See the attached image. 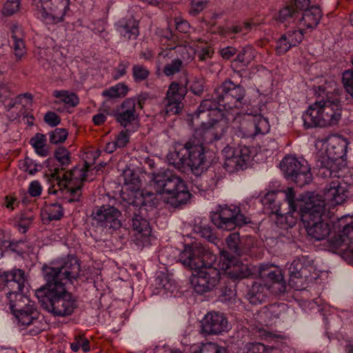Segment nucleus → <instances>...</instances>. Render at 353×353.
<instances>
[{"mask_svg": "<svg viewBox=\"0 0 353 353\" xmlns=\"http://www.w3.org/2000/svg\"><path fill=\"white\" fill-rule=\"evenodd\" d=\"M216 255L201 244L187 245L179 254L185 267L197 271L191 279L194 291L200 294L213 290L220 281V271L213 266Z\"/></svg>", "mask_w": 353, "mask_h": 353, "instance_id": "obj_2", "label": "nucleus"}, {"mask_svg": "<svg viewBox=\"0 0 353 353\" xmlns=\"http://www.w3.org/2000/svg\"><path fill=\"white\" fill-rule=\"evenodd\" d=\"M50 142L52 144L61 143L65 141L68 133L65 128H56L49 134Z\"/></svg>", "mask_w": 353, "mask_h": 353, "instance_id": "obj_48", "label": "nucleus"}, {"mask_svg": "<svg viewBox=\"0 0 353 353\" xmlns=\"http://www.w3.org/2000/svg\"><path fill=\"white\" fill-rule=\"evenodd\" d=\"M322 16V11L319 6H311L301 12L298 25L314 29L319 23Z\"/></svg>", "mask_w": 353, "mask_h": 353, "instance_id": "obj_27", "label": "nucleus"}, {"mask_svg": "<svg viewBox=\"0 0 353 353\" xmlns=\"http://www.w3.org/2000/svg\"><path fill=\"white\" fill-rule=\"evenodd\" d=\"M316 92L319 99L310 105L303 115L305 128H324L337 124L341 117L339 100L330 97L331 92L323 85L319 86Z\"/></svg>", "mask_w": 353, "mask_h": 353, "instance_id": "obj_4", "label": "nucleus"}, {"mask_svg": "<svg viewBox=\"0 0 353 353\" xmlns=\"http://www.w3.org/2000/svg\"><path fill=\"white\" fill-rule=\"evenodd\" d=\"M236 295L235 290L233 286H225L221 288V293L219 296L222 302L231 301Z\"/></svg>", "mask_w": 353, "mask_h": 353, "instance_id": "obj_57", "label": "nucleus"}, {"mask_svg": "<svg viewBox=\"0 0 353 353\" xmlns=\"http://www.w3.org/2000/svg\"><path fill=\"white\" fill-rule=\"evenodd\" d=\"M43 213L47 215L49 221H57L63 216V210L59 203H54L46 205L43 208Z\"/></svg>", "mask_w": 353, "mask_h": 353, "instance_id": "obj_42", "label": "nucleus"}, {"mask_svg": "<svg viewBox=\"0 0 353 353\" xmlns=\"http://www.w3.org/2000/svg\"><path fill=\"white\" fill-rule=\"evenodd\" d=\"M33 219L34 215L30 212L22 213L20 215L18 222V226L19 228L23 229V233H25L28 230Z\"/></svg>", "mask_w": 353, "mask_h": 353, "instance_id": "obj_53", "label": "nucleus"}, {"mask_svg": "<svg viewBox=\"0 0 353 353\" xmlns=\"http://www.w3.org/2000/svg\"><path fill=\"white\" fill-rule=\"evenodd\" d=\"M246 91L241 84H235L230 79L224 81L214 92V97L223 110L243 108V100Z\"/></svg>", "mask_w": 353, "mask_h": 353, "instance_id": "obj_11", "label": "nucleus"}, {"mask_svg": "<svg viewBox=\"0 0 353 353\" xmlns=\"http://www.w3.org/2000/svg\"><path fill=\"white\" fill-rule=\"evenodd\" d=\"M54 158L58 161L61 168V173L71 163L70 152L63 146L58 147L54 152Z\"/></svg>", "mask_w": 353, "mask_h": 353, "instance_id": "obj_41", "label": "nucleus"}, {"mask_svg": "<svg viewBox=\"0 0 353 353\" xmlns=\"http://www.w3.org/2000/svg\"><path fill=\"white\" fill-rule=\"evenodd\" d=\"M249 149L247 147L241 148L239 150L232 152L231 157H227L224 165L225 168L231 167L234 169L238 170L243 168L246 165V163L250 159Z\"/></svg>", "mask_w": 353, "mask_h": 353, "instance_id": "obj_32", "label": "nucleus"}, {"mask_svg": "<svg viewBox=\"0 0 353 353\" xmlns=\"http://www.w3.org/2000/svg\"><path fill=\"white\" fill-rule=\"evenodd\" d=\"M10 309L21 325L28 326L37 320L38 312L34 303L25 295L23 290L19 292H6Z\"/></svg>", "mask_w": 353, "mask_h": 353, "instance_id": "obj_12", "label": "nucleus"}, {"mask_svg": "<svg viewBox=\"0 0 353 353\" xmlns=\"http://www.w3.org/2000/svg\"><path fill=\"white\" fill-rule=\"evenodd\" d=\"M288 3L301 12L309 7L310 0H290Z\"/></svg>", "mask_w": 353, "mask_h": 353, "instance_id": "obj_60", "label": "nucleus"}, {"mask_svg": "<svg viewBox=\"0 0 353 353\" xmlns=\"http://www.w3.org/2000/svg\"><path fill=\"white\" fill-rule=\"evenodd\" d=\"M183 61L180 59H175L164 66L163 72L166 77L173 76L181 71Z\"/></svg>", "mask_w": 353, "mask_h": 353, "instance_id": "obj_46", "label": "nucleus"}, {"mask_svg": "<svg viewBox=\"0 0 353 353\" xmlns=\"http://www.w3.org/2000/svg\"><path fill=\"white\" fill-rule=\"evenodd\" d=\"M281 167L286 178L294 181L298 186L303 187L312 180L310 167L304 159L285 157L281 163Z\"/></svg>", "mask_w": 353, "mask_h": 353, "instance_id": "obj_14", "label": "nucleus"}, {"mask_svg": "<svg viewBox=\"0 0 353 353\" xmlns=\"http://www.w3.org/2000/svg\"><path fill=\"white\" fill-rule=\"evenodd\" d=\"M117 30L127 39H135L139 34L138 22L132 18L128 19L124 22H120Z\"/></svg>", "mask_w": 353, "mask_h": 353, "instance_id": "obj_37", "label": "nucleus"}, {"mask_svg": "<svg viewBox=\"0 0 353 353\" xmlns=\"http://www.w3.org/2000/svg\"><path fill=\"white\" fill-rule=\"evenodd\" d=\"M221 268L224 274L230 279L236 281L248 278L252 274L251 269L248 265L240 262L227 251H221Z\"/></svg>", "mask_w": 353, "mask_h": 353, "instance_id": "obj_19", "label": "nucleus"}, {"mask_svg": "<svg viewBox=\"0 0 353 353\" xmlns=\"http://www.w3.org/2000/svg\"><path fill=\"white\" fill-rule=\"evenodd\" d=\"M20 4V0H7L1 11L3 15L8 17L15 14L19 11Z\"/></svg>", "mask_w": 353, "mask_h": 353, "instance_id": "obj_49", "label": "nucleus"}, {"mask_svg": "<svg viewBox=\"0 0 353 353\" xmlns=\"http://www.w3.org/2000/svg\"><path fill=\"white\" fill-rule=\"evenodd\" d=\"M194 230L201 237L206 239L210 242H213L216 239V236L212 233L211 227L208 225L201 223L200 224L196 225Z\"/></svg>", "mask_w": 353, "mask_h": 353, "instance_id": "obj_47", "label": "nucleus"}, {"mask_svg": "<svg viewBox=\"0 0 353 353\" xmlns=\"http://www.w3.org/2000/svg\"><path fill=\"white\" fill-rule=\"evenodd\" d=\"M40 17L46 24H57L63 21L70 0H39Z\"/></svg>", "mask_w": 353, "mask_h": 353, "instance_id": "obj_18", "label": "nucleus"}, {"mask_svg": "<svg viewBox=\"0 0 353 353\" xmlns=\"http://www.w3.org/2000/svg\"><path fill=\"white\" fill-rule=\"evenodd\" d=\"M181 101H175L174 100H166L165 108V113L170 114H177L181 109Z\"/></svg>", "mask_w": 353, "mask_h": 353, "instance_id": "obj_54", "label": "nucleus"}, {"mask_svg": "<svg viewBox=\"0 0 353 353\" xmlns=\"http://www.w3.org/2000/svg\"><path fill=\"white\" fill-rule=\"evenodd\" d=\"M325 204L323 200L319 199L318 196H314L312 199V203L306 204V206L301 208V221L306 229L307 235L315 241H322L325 239L330 234H333L327 241L329 250L333 252L338 253L341 255L349 263H353L350 259L345 256L343 251L340 248H334L332 247L331 241L334 239L339 236L346 239V236H343V232L336 228V223L344 216H350V215H344L332 222V230L327 222L322 219V216L325 212ZM353 216V215H352Z\"/></svg>", "mask_w": 353, "mask_h": 353, "instance_id": "obj_3", "label": "nucleus"}, {"mask_svg": "<svg viewBox=\"0 0 353 353\" xmlns=\"http://www.w3.org/2000/svg\"><path fill=\"white\" fill-rule=\"evenodd\" d=\"M223 134V128L216 119L201 121V127L188 141L176 144L174 150L168 154V163L182 172L190 170L194 175L200 176L206 169L203 145L219 140Z\"/></svg>", "mask_w": 353, "mask_h": 353, "instance_id": "obj_1", "label": "nucleus"}, {"mask_svg": "<svg viewBox=\"0 0 353 353\" xmlns=\"http://www.w3.org/2000/svg\"><path fill=\"white\" fill-rule=\"evenodd\" d=\"M0 282L3 283L8 292H21L26 282L25 272L21 269H13L10 271H0Z\"/></svg>", "mask_w": 353, "mask_h": 353, "instance_id": "obj_23", "label": "nucleus"}, {"mask_svg": "<svg viewBox=\"0 0 353 353\" xmlns=\"http://www.w3.org/2000/svg\"><path fill=\"white\" fill-rule=\"evenodd\" d=\"M190 90L194 94L201 95L204 90L203 81L202 80L195 79L190 85Z\"/></svg>", "mask_w": 353, "mask_h": 353, "instance_id": "obj_62", "label": "nucleus"}, {"mask_svg": "<svg viewBox=\"0 0 353 353\" xmlns=\"http://www.w3.org/2000/svg\"><path fill=\"white\" fill-rule=\"evenodd\" d=\"M212 97L213 100L209 99L201 101L196 111L192 114V121L205 119L218 111L223 110L222 106H219L218 101L214 99V95Z\"/></svg>", "mask_w": 353, "mask_h": 353, "instance_id": "obj_29", "label": "nucleus"}, {"mask_svg": "<svg viewBox=\"0 0 353 353\" xmlns=\"http://www.w3.org/2000/svg\"><path fill=\"white\" fill-rule=\"evenodd\" d=\"M285 310V304L273 303L263 307L260 312V314L265 319V323L268 324L279 319Z\"/></svg>", "mask_w": 353, "mask_h": 353, "instance_id": "obj_36", "label": "nucleus"}, {"mask_svg": "<svg viewBox=\"0 0 353 353\" xmlns=\"http://www.w3.org/2000/svg\"><path fill=\"white\" fill-rule=\"evenodd\" d=\"M89 343L88 339L79 335L75 337V341L70 344V347L74 352H77L81 347L83 352H86L90 350Z\"/></svg>", "mask_w": 353, "mask_h": 353, "instance_id": "obj_52", "label": "nucleus"}, {"mask_svg": "<svg viewBox=\"0 0 353 353\" xmlns=\"http://www.w3.org/2000/svg\"><path fill=\"white\" fill-rule=\"evenodd\" d=\"M11 38L13 41L12 47L17 59L21 58L26 53L23 39V33L19 26L14 25L11 28Z\"/></svg>", "mask_w": 353, "mask_h": 353, "instance_id": "obj_34", "label": "nucleus"}, {"mask_svg": "<svg viewBox=\"0 0 353 353\" xmlns=\"http://www.w3.org/2000/svg\"><path fill=\"white\" fill-rule=\"evenodd\" d=\"M46 135L37 133L30 141V143L34 148L36 152L41 156L46 157L49 154V150L46 147Z\"/></svg>", "mask_w": 353, "mask_h": 353, "instance_id": "obj_40", "label": "nucleus"}, {"mask_svg": "<svg viewBox=\"0 0 353 353\" xmlns=\"http://www.w3.org/2000/svg\"><path fill=\"white\" fill-rule=\"evenodd\" d=\"M214 54V50L211 47H205L202 48L198 53V58L200 61H204L208 59H210Z\"/></svg>", "mask_w": 353, "mask_h": 353, "instance_id": "obj_64", "label": "nucleus"}, {"mask_svg": "<svg viewBox=\"0 0 353 353\" xmlns=\"http://www.w3.org/2000/svg\"><path fill=\"white\" fill-rule=\"evenodd\" d=\"M347 141L341 136L328 139L325 152L316 157L318 175L322 178L339 177V172L347 165Z\"/></svg>", "mask_w": 353, "mask_h": 353, "instance_id": "obj_6", "label": "nucleus"}, {"mask_svg": "<svg viewBox=\"0 0 353 353\" xmlns=\"http://www.w3.org/2000/svg\"><path fill=\"white\" fill-rule=\"evenodd\" d=\"M90 167V164L85 162L83 166H75L63 174L59 168H55L50 174L49 181L53 186L56 184L59 190H65L70 193L69 202L77 201L81 195L83 183L87 180Z\"/></svg>", "mask_w": 353, "mask_h": 353, "instance_id": "obj_8", "label": "nucleus"}, {"mask_svg": "<svg viewBox=\"0 0 353 353\" xmlns=\"http://www.w3.org/2000/svg\"><path fill=\"white\" fill-rule=\"evenodd\" d=\"M248 115L252 116L251 121V125L254 128V131L252 134V136H256L258 134H264L269 132L270 124L266 118L263 117L261 114L253 113L252 112H246Z\"/></svg>", "mask_w": 353, "mask_h": 353, "instance_id": "obj_38", "label": "nucleus"}, {"mask_svg": "<svg viewBox=\"0 0 353 353\" xmlns=\"http://www.w3.org/2000/svg\"><path fill=\"white\" fill-rule=\"evenodd\" d=\"M129 65H130V63L128 61H121L115 70L116 74L114 77V79H118L120 77L124 76L126 74V70Z\"/></svg>", "mask_w": 353, "mask_h": 353, "instance_id": "obj_61", "label": "nucleus"}, {"mask_svg": "<svg viewBox=\"0 0 353 353\" xmlns=\"http://www.w3.org/2000/svg\"><path fill=\"white\" fill-rule=\"evenodd\" d=\"M119 210L109 205L96 207L91 214L92 225L97 228L119 230L122 224Z\"/></svg>", "mask_w": 353, "mask_h": 353, "instance_id": "obj_16", "label": "nucleus"}, {"mask_svg": "<svg viewBox=\"0 0 353 353\" xmlns=\"http://www.w3.org/2000/svg\"><path fill=\"white\" fill-rule=\"evenodd\" d=\"M212 222L219 229L230 231L236 227H242L251 222L250 218L241 213L236 206L227 205L219 207V210L211 214Z\"/></svg>", "mask_w": 353, "mask_h": 353, "instance_id": "obj_13", "label": "nucleus"}, {"mask_svg": "<svg viewBox=\"0 0 353 353\" xmlns=\"http://www.w3.org/2000/svg\"><path fill=\"white\" fill-rule=\"evenodd\" d=\"M122 176L124 183L126 185H132L133 188H139L141 185L139 174L134 169L127 167L123 170Z\"/></svg>", "mask_w": 353, "mask_h": 353, "instance_id": "obj_43", "label": "nucleus"}, {"mask_svg": "<svg viewBox=\"0 0 353 353\" xmlns=\"http://www.w3.org/2000/svg\"><path fill=\"white\" fill-rule=\"evenodd\" d=\"M24 167L25 171L28 172V174L31 175H33L35 173L38 172L42 168L41 165L34 163L33 160L30 158L25 159Z\"/></svg>", "mask_w": 353, "mask_h": 353, "instance_id": "obj_56", "label": "nucleus"}, {"mask_svg": "<svg viewBox=\"0 0 353 353\" xmlns=\"http://www.w3.org/2000/svg\"><path fill=\"white\" fill-rule=\"evenodd\" d=\"M197 353H228L226 348L220 347L216 343H207L202 344L199 347V350L196 351Z\"/></svg>", "mask_w": 353, "mask_h": 353, "instance_id": "obj_51", "label": "nucleus"}, {"mask_svg": "<svg viewBox=\"0 0 353 353\" xmlns=\"http://www.w3.org/2000/svg\"><path fill=\"white\" fill-rule=\"evenodd\" d=\"M301 12L296 10L292 4L288 2L281 8L278 13L276 20L279 23H285L286 27L290 25H298Z\"/></svg>", "mask_w": 353, "mask_h": 353, "instance_id": "obj_31", "label": "nucleus"}, {"mask_svg": "<svg viewBox=\"0 0 353 353\" xmlns=\"http://www.w3.org/2000/svg\"><path fill=\"white\" fill-rule=\"evenodd\" d=\"M41 186L37 181H34L30 183L28 192L32 196H38L41 193Z\"/></svg>", "mask_w": 353, "mask_h": 353, "instance_id": "obj_63", "label": "nucleus"}, {"mask_svg": "<svg viewBox=\"0 0 353 353\" xmlns=\"http://www.w3.org/2000/svg\"><path fill=\"white\" fill-rule=\"evenodd\" d=\"M254 58V50L250 46H247L237 54L236 57L232 61L231 68L239 72L238 69L241 67H247Z\"/></svg>", "mask_w": 353, "mask_h": 353, "instance_id": "obj_33", "label": "nucleus"}, {"mask_svg": "<svg viewBox=\"0 0 353 353\" xmlns=\"http://www.w3.org/2000/svg\"><path fill=\"white\" fill-rule=\"evenodd\" d=\"M335 227L339 231L343 232L346 239L339 237L334 239L332 241V247L340 248L343 251L345 256L353 262V216H344L339 219Z\"/></svg>", "mask_w": 353, "mask_h": 353, "instance_id": "obj_17", "label": "nucleus"}, {"mask_svg": "<svg viewBox=\"0 0 353 353\" xmlns=\"http://www.w3.org/2000/svg\"><path fill=\"white\" fill-rule=\"evenodd\" d=\"M152 181L156 192L168 194V203L174 208L187 203L191 197L185 181L172 170L154 173Z\"/></svg>", "mask_w": 353, "mask_h": 353, "instance_id": "obj_7", "label": "nucleus"}, {"mask_svg": "<svg viewBox=\"0 0 353 353\" xmlns=\"http://www.w3.org/2000/svg\"><path fill=\"white\" fill-rule=\"evenodd\" d=\"M229 324L227 318L219 312H208L201 321V331L206 334H219L228 331Z\"/></svg>", "mask_w": 353, "mask_h": 353, "instance_id": "obj_22", "label": "nucleus"}, {"mask_svg": "<svg viewBox=\"0 0 353 353\" xmlns=\"http://www.w3.org/2000/svg\"><path fill=\"white\" fill-rule=\"evenodd\" d=\"M268 348L261 343H248L243 353H267Z\"/></svg>", "mask_w": 353, "mask_h": 353, "instance_id": "obj_55", "label": "nucleus"}, {"mask_svg": "<svg viewBox=\"0 0 353 353\" xmlns=\"http://www.w3.org/2000/svg\"><path fill=\"white\" fill-rule=\"evenodd\" d=\"M44 121L51 127H55L61 123V119L55 112L49 111L46 113Z\"/></svg>", "mask_w": 353, "mask_h": 353, "instance_id": "obj_59", "label": "nucleus"}, {"mask_svg": "<svg viewBox=\"0 0 353 353\" xmlns=\"http://www.w3.org/2000/svg\"><path fill=\"white\" fill-rule=\"evenodd\" d=\"M15 104H20L22 105L23 109L20 110L21 114L23 116V119H27V123L29 125H32L34 117L29 111L32 105V94L29 93H25L19 95L15 99L14 105Z\"/></svg>", "mask_w": 353, "mask_h": 353, "instance_id": "obj_35", "label": "nucleus"}, {"mask_svg": "<svg viewBox=\"0 0 353 353\" xmlns=\"http://www.w3.org/2000/svg\"><path fill=\"white\" fill-rule=\"evenodd\" d=\"M145 200L143 192L136 191L134 196L128 201L122 204V207L127 217L132 219V228L137 232V239L145 241L151 234V228L149 222L140 214L142 206L145 205Z\"/></svg>", "mask_w": 353, "mask_h": 353, "instance_id": "obj_10", "label": "nucleus"}, {"mask_svg": "<svg viewBox=\"0 0 353 353\" xmlns=\"http://www.w3.org/2000/svg\"><path fill=\"white\" fill-rule=\"evenodd\" d=\"M259 275L261 278L267 279L272 284H268V287L275 293L281 294L285 291L286 285L283 281V275L279 270H272L268 265H261L259 267Z\"/></svg>", "mask_w": 353, "mask_h": 353, "instance_id": "obj_26", "label": "nucleus"}, {"mask_svg": "<svg viewBox=\"0 0 353 353\" xmlns=\"http://www.w3.org/2000/svg\"><path fill=\"white\" fill-rule=\"evenodd\" d=\"M35 296L42 307L54 316H68L78 306L76 299L61 285L45 284L36 290Z\"/></svg>", "mask_w": 353, "mask_h": 353, "instance_id": "obj_5", "label": "nucleus"}, {"mask_svg": "<svg viewBox=\"0 0 353 353\" xmlns=\"http://www.w3.org/2000/svg\"><path fill=\"white\" fill-rule=\"evenodd\" d=\"M186 92L185 87L176 82H172L167 91L165 100L181 101L184 99Z\"/></svg>", "mask_w": 353, "mask_h": 353, "instance_id": "obj_39", "label": "nucleus"}, {"mask_svg": "<svg viewBox=\"0 0 353 353\" xmlns=\"http://www.w3.org/2000/svg\"><path fill=\"white\" fill-rule=\"evenodd\" d=\"M53 95L60 99L65 104L70 107H75L79 104V100L77 95L65 90H56Z\"/></svg>", "mask_w": 353, "mask_h": 353, "instance_id": "obj_44", "label": "nucleus"}, {"mask_svg": "<svg viewBox=\"0 0 353 353\" xmlns=\"http://www.w3.org/2000/svg\"><path fill=\"white\" fill-rule=\"evenodd\" d=\"M270 290L268 283L254 282L248 291L247 299L251 304H259L265 301Z\"/></svg>", "mask_w": 353, "mask_h": 353, "instance_id": "obj_30", "label": "nucleus"}, {"mask_svg": "<svg viewBox=\"0 0 353 353\" xmlns=\"http://www.w3.org/2000/svg\"><path fill=\"white\" fill-rule=\"evenodd\" d=\"M42 272L46 284L65 287L68 283H72L79 277L80 263L76 257L68 256L52 262L50 265H43Z\"/></svg>", "mask_w": 353, "mask_h": 353, "instance_id": "obj_9", "label": "nucleus"}, {"mask_svg": "<svg viewBox=\"0 0 353 353\" xmlns=\"http://www.w3.org/2000/svg\"><path fill=\"white\" fill-rule=\"evenodd\" d=\"M307 195L318 196L325 203V201L330 203L331 205H340L342 204L347 197V185L343 180L332 181L328 185H327L323 192L324 199L319 195H313L307 193Z\"/></svg>", "mask_w": 353, "mask_h": 353, "instance_id": "obj_21", "label": "nucleus"}, {"mask_svg": "<svg viewBox=\"0 0 353 353\" xmlns=\"http://www.w3.org/2000/svg\"><path fill=\"white\" fill-rule=\"evenodd\" d=\"M342 83L346 92L353 99V70H347L343 72Z\"/></svg>", "mask_w": 353, "mask_h": 353, "instance_id": "obj_50", "label": "nucleus"}, {"mask_svg": "<svg viewBox=\"0 0 353 353\" xmlns=\"http://www.w3.org/2000/svg\"><path fill=\"white\" fill-rule=\"evenodd\" d=\"M114 117L116 121L123 127L132 123L138 117L136 111V99H125L114 111Z\"/></svg>", "mask_w": 353, "mask_h": 353, "instance_id": "obj_24", "label": "nucleus"}, {"mask_svg": "<svg viewBox=\"0 0 353 353\" xmlns=\"http://www.w3.org/2000/svg\"><path fill=\"white\" fill-rule=\"evenodd\" d=\"M132 74L136 83H141L148 78L150 71L143 65L134 64L132 68Z\"/></svg>", "mask_w": 353, "mask_h": 353, "instance_id": "obj_45", "label": "nucleus"}, {"mask_svg": "<svg viewBox=\"0 0 353 353\" xmlns=\"http://www.w3.org/2000/svg\"><path fill=\"white\" fill-rule=\"evenodd\" d=\"M303 39V32L301 29L289 30L283 34L276 41V52L278 55H283L292 47L297 46Z\"/></svg>", "mask_w": 353, "mask_h": 353, "instance_id": "obj_25", "label": "nucleus"}, {"mask_svg": "<svg viewBox=\"0 0 353 353\" xmlns=\"http://www.w3.org/2000/svg\"><path fill=\"white\" fill-rule=\"evenodd\" d=\"M283 192L285 194V201L288 205L289 210L285 212L282 210L281 206H279L276 213L281 218L285 216L287 225L292 228L296 224L298 216L301 218V208L305 207L306 204L312 203V199L314 196L305 194L296 198L295 193L292 188H288Z\"/></svg>", "mask_w": 353, "mask_h": 353, "instance_id": "obj_15", "label": "nucleus"}, {"mask_svg": "<svg viewBox=\"0 0 353 353\" xmlns=\"http://www.w3.org/2000/svg\"><path fill=\"white\" fill-rule=\"evenodd\" d=\"M192 8L190 13L192 15H196L199 12L202 11L206 6L208 3L207 0H190Z\"/></svg>", "mask_w": 353, "mask_h": 353, "instance_id": "obj_58", "label": "nucleus"}, {"mask_svg": "<svg viewBox=\"0 0 353 353\" xmlns=\"http://www.w3.org/2000/svg\"><path fill=\"white\" fill-rule=\"evenodd\" d=\"M314 270V261L307 256H301L295 259L289 268L290 284L298 289L295 279H307Z\"/></svg>", "mask_w": 353, "mask_h": 353, "instance_id": "obj_20", "label": "nucleus"}, {"mask_svg": "<svg viewBox=\"0 0 353 353\" xmlns=\"http://www.w3.org/2000/svg\"><path fill=\"white\" fill-rule=\"evenodd\" d=\"M250 241V238L241 239L239 232L232 233L226 239L228 249L237 256L244 254L250 250V245L248 242Z\"/></svg>", "mask_w": 353, "mask_h": 353, "instance_id": "obj_28", "label": "nucleus"}]
</instances>
